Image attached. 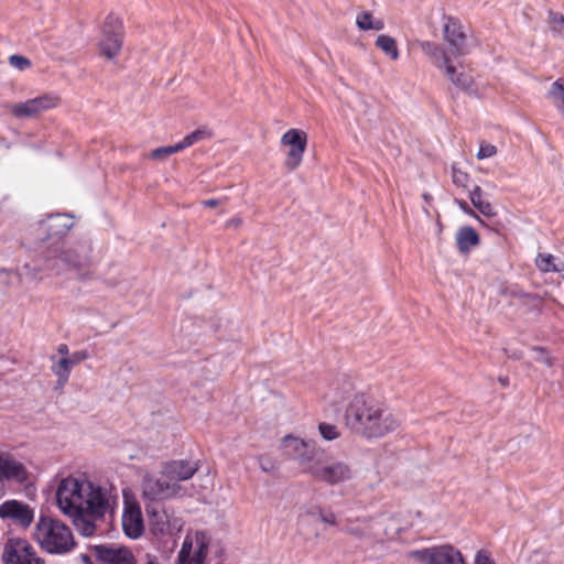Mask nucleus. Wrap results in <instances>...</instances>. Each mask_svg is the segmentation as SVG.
I'll return each instance as SVG.
<instances>
[{
    "label": "nucleus",
    "mask_w": 564,
    "mask_h": 564,
    "mask_svg": "<svg viewBox=\"0 0 564 564\" xmlns=\"http://www.w3.org/2000/svg\"><path fill=\"white\" fill-rule=\"evenodd\" d=\"M57 352L62 356V357H67L69 356V349H68V346L66 344H61L58 345L57 347Z\"/></svg>",
    "instance_id": "47"
},
{
    "label": "nucleus",
    "mask_w": 564,
    "mask_h": 564,
    "mask_svg": "<svg viewBox=\"0 0 564 564\" xmlns=\"http://www.w3.org/2000/svg\"><path fill=\"white\" fill-rule=\"evenodd\" d=\"M58 98L52 94H45L23 102H15L11 106V113L21 119L32 118L45 110L56 107Z\"/></svg>",
    "instance_id": "15"
},
{
    "label": "nucleus",
    "mask_w": 564,
    "mask_h": 564,
    "mask_svg": "<svg viewBox=\"0 0 564 564\" xmlns=\"http://www.w3.org/2000/svg\"><path fill=\"white\" fill-rule=\"evenodd\" d=\"M315 480L336 486L350 480L354 476L351 467L343 460L328 457L322 449L307 473Z\"/></svg>",
    "instance_id": "6"
},
{
    "label": "nucleus",
    "mask_w": 564,
    "mask_h": 564,
    "mask_svg": "<svg viewBox=\"0 0 564 564\" xmlns=\"http://www.w3.org/2000/svg\"><path fill=\"white\" fill-rule=\"evenodd\" d=\"M110 498L107 488L95 485L84 475L62 479L56 491L57 506L64 514L88 511L95 516H105Z\"/></svg>",
    "instance_id": "2"
},
{
    "label": "nucleus",
    "mask_w": 564,
    "mask_h": 564,
    "mask_svg": "<svg viewBox=\"0 0 564 564\" xmlns=\"http://www.w3.org/2000/svg\"><path fill=\"white\" fill-rule=\"evenodd\" d=\"M34 539L48 554L62 555L75 547L70 528L59 519L41 516L35 524Z\"/></svg>",
    "instance_id": "5"
},
{
    "label": "nucleus",
    "mask_w": 564,
    "mask_h": 564,
    "mask_svg": "<svg viewBox=\"0 0 564 564\" xmlns=\"http://www.w3.org/2000/svg\"><path fill=\"white\" fill-rule=\"evenodd\" d=\"M304 151L305 148H290L285 159V165L289 170H294L301 164Z\"/></svg>",
    "instance_id": "34"
},
{
    "label": "nucleus",
    "mask_w": 564,
    "mask_h": 564,
    "mask_svg": "<svg viewBox=\"0 0 564 564\" xmlns=\"http://www.w3.org/2000/svg\"><path fill=\"white\" fill-rule=\"evenodd\" d=\"M455 204L458 206V208L467 216L475 218L480 224H484L478 214L467 204V202L463 199L455 198Z\"/></svg>",
    "instance_id": "41"
},
{
    "label": "nucleus",
    "mask_w": 564,
    "mask_h": 564,
    "mask_svg": "<svg viewBox=\"0 0 564 564\" xmlns=\"http://www.w3.org/2000/svg\"><path fill=\"white\" fill-rule=\"evenodd\" d=\"M452 178H453V183L455 185L465 186L466 182L468 180V175L465 172L457 169L456 166H453L452 167Z\"/></svg>",
    "instance_id": "42"
},
{
    "label": "nucleus",
    "mask_w": 564,
    "mask_h": 564,
    "mask_svg": "<svg viewBox=\"0 0 564 564\" xmlns=\"http://www.w3.org/2000/svg\"><path fill=\"white\" fill-rule=\"evenodd\" d=\"M183 151L182 148H181V144L180 142L173 144V145H166V147H160L155 150H153L151 153H150V158L152 160H163L170 155H173L177 152H181Z\"/></svg>",
    "instance_id": "35"
},
{
    "label": "nucleus",
    "mask_w": 564,
    "mask_h": 564,
    "mask_svg": "<svg viewBox=\"0 0 564 564\" xmlns=\"http://www.w3.org/2000/svg\"><path fill=\"white\" fill-rule=\"evenodd\" d=\"M423 198L427 202V200L431 198V195H429V194H423Z\"/></svg>",
    "instance_id": "52"
},
{
    "label": "nucleus",
    "mask_w": 564,
    "mask_h": 564,
    "mask_svg": "<svg viewBox=\"0 0 564 564\" xmlns=\"http://www.w3.org/2000/svg\"><path fill=\"white\" fill-rule=\"evenodd\" d=\"M142 494L149 501H162L189 495L182 485L172 482L163 471L160 475L148 474L144 476Z\"/></svg>",
    "instance_id": "7"
},
{
    "label": "nucleus",
    "mask_w": 564,
    "mask_h": 564,
    "mask_svg": "<svg viewBox=\"0 0 564 564\" xmlns=\"http://www.w3.org/2000/svg\"><path fill=\"white\" fill-rule=\"evenodd\" d=\"M469 199L473 206L486 218H492L497 212L492 204L486 198L482 188L478 185L474 186L469 192Z\"/></svg>",
    "instance_id": "23"
},
{
    "label": "nucleus",
    "mask_w": 564,
    "mask_h": 564,
    "mask_svg": "<svg viewBox=\"0 0 564 564\" xmlns=\"http://www.w3.org/2000/svg\"><path fill=\"white\" fill-rule=\"evenodd\" d=\"M376 46L392 59H398L399 51L397 47V42L393 37L386 34H380L377 36Z\"/></svg>",
    "instance_id": "30"
},
{
    "label": "nucleus",
    "mask_w": 564,
    "mask_h": 564,
    "mask_svg": "<svg viewBox=\"0 0 564 564\" xmlns=\"http://www.w3.org/2000/svg\"><path fill=\"white\" fill-rule=\"evenodd\" d=\"M554 260L555 258L550 253H539L535 264L542 272H560L562 269L554 263Z\"/></svg>",
    "instance_id": "32"
},
{
    "label": "nucleus",
    "mask_w": 564,
    "mask_h": 564,
    "mask_svg": "<svg viewBox=\"0 0 564 564\" xmlns=\"http://www.w3.org/2000/svg\"><path fill=\"white\" fill-rule=\"evenodd\" d=\"M73 518V522L77 531L84 536H91L96 533V521L104 518V516H95L88 511H78L68 514Z\"/></svg>",
    "instance_id": "22"
},
{
    "label": "nucleus",
    "mask_w": 564,
    "mask_h": 564,
    "mask_svg": "<svg viewBox=\"0 0 564 564\" xmlns=\"http://www.w3.org/2000/svg\"><path fill=\"white\" fill-rule=\"evenodd\" d=\"M420 47L440 69H444L451 63L448 54L436 43L423 41L420 42Z\"/></svg>",
    "instance_id": "24"
},
{
    "label": "nucleus",
    "mask_w": 564,
    "mask_h": 564,
    "mask_svg": "<svg viewBox=\"0 0 564 564\" xmlns=\"http://www.w3.org/2000/svg\"><path fill=\"white\" fill-rule=\"evenodd\" d=\"M345 425L351 433L367 438H381L394 432L401 416L386 403L366 393H356L346 406Z\"/></svg>",
    "instance_id": "1"
},
{
    "label": "nucleus",
    "mask_w": 564,
    "mask_h": 564,
    "mask_svg": "<svg viewBox=\"0 0 564 564\" xmlns=\"http://www.w3.org/2000/svg\"><path fill=\"white\" fill-rule=\"evenodd\" d=\"M241 224V220L239 218H232L228 221L229 227H238Z\"/></svg>",
    "instance_id": "50"
},
{
    "label": "nucleus",
    "mask_w": 564,
    "mask_h": 564,
    "mask_svg": "<svg viewBox=\"0 0 564 564\" xmlns=\"http://www.w3.org/2000/svg\"><path fill=\"white\" fill-rule=\"evenodd\" d=\"M444 39L454 55L462 56L469 52L467 36L460 22L454 18H447L443 28Z\"/></svg>",
    "instance_id": "18"
},
{
    "label": "nucleus",
    "mask_w": 564,
    "mask_h": 564,
    "mask_svg": "<svg viewBox=\"0 0 564 564\" xmlns=\"http://www.w3.org/2000/svg\"><path fill=\"white\" fill-rule=\"evenodd\" d=\"M356 24L362 31H381L384 28V22L381 19H375L368 11L360 12L357 15Z\"/></svg>",
    "instance_id": "28"
},
{
    "label": "nucleus",
    "mask_w": 564,
    "mask_h": 564,
    "mask_svg": "<svg viewBox=\"0 0 564 564\" xmlns=\"http://www.w3.org/2000/svg\"><path fill=\"white\" fill-rule=\"evenodd\" d=\"M341 531L359 540H382L383 536L387 535L383 528V517L377 518L375 520L357 519L356 522H352L349 518H347V524L341 529Z\"/></svg>",
    "instance_id": "14"
},
{
    "label": "nucleus",
    "mask_w": 564,
    "mask_h": 564,
    "mask_svg": "<svg viewBox=\"0 0 564 564\" xmlns=\"http://www.w3.org/2000/svg\"><path fill=\"white\" fill-rule=\"evenodd\" d=\"M89 357V354L87 350H78L74 351L67 357H62L61 359H56L54 356L51 357L52 366L51 370L57 378V387L63 388L69 380L72 369L80 364L82 361L86 360Z\"/></svg>",
    "instance_id": "17"
},
{
    "label": "nucleus",
    "mask_w": 564,
    "mask_h": 564,
    "mask_svg": "<svg viewBox=\"0 0 564 564\" xmlns=\"http://www.w3.org/2000/svg\"><path fill=\"white\" fill-rule=\"evenodd\" d=\"M143 564H161L155 555L147 554L145 562Z\"/></svg>",
    "instance_id": "48"
},
{
    "label": "nucleus",
    "mask_w": 564,
    "mask_h": 564,
    "mask_svg": "<svg viewBox=\"0 0 564 564\" xmlns=\"http://www.w3.org/2000/svg\"><path fill=\"white\" fill-rule=\"evenodd\" d=\"M197 469L198 466L196 463L180 459L166 463L162 471L172 482L180 484L181 481L192 478Z\"/></svg>",
    "instance_id": "19"
},
{
    "label": "nucleus",
    "mask_w": 564,
    "mask_h": 564,
    "mask_svg": "<svg viewBox=\"0 0 564 564\" xmlns=\"http://www.w3.org/2000/svg\"><path fill=\"white\" fill-rule=\"evenodd\" d=\"M281 447L283 453L291 459L295 460L304 473H308L310 466L321 453L314 442L304 441L293 435H286L282 438Z\"/></svg>",
    "instance_id": "8"
},
{
    "label": "nucleus",
    "mask_w": 564,
    "mask_h": 564,
    "mask_svg": "<svg viewBox=\"0 0 564 564\" xmlns=\"http://www.w3.org/2000/svg\"><path fill=\"white\" fill-rule=\"evenodd\" d=\"M150 518L151 531L155 535H164L170 532L171 524L169 516L165 511L156 510L155 508H147Z\"/></svg>",
    "instance_id": "25"
},
{
    "label": "nucleus",
    "mask_w": 564,
    "mask_h": 564,
    "mask_svg": "<svg viewBox=\"0 0 564 564\" xmlns=\"http://www.w3.org/2000/svg\"><path fill=\"white\" fill-rule=\"evenodd\" d=\"M323 508L317 505H306L302 507V512L300 513V518L303 516L318 517L323 512Z\"/></svg>",
    "instance_id": "43"
},
{
    "label": "nucleus",
    "mask_w": 564,
    "mask_h": 564,
    "mask_svg": "<svg viewBox=\"0 0 564 564\" xmlns=\"http://www.w3.org/2000/svg\"><path fill=\"white\" fill-rule=\"evenodd\" d=\"M281 143L290 148H306V133L297 129H290L282 135Z\"/></svg>",
    "instance_id": "29"
},
{
    "label": "nucleus",
    "mask_w": 564,
    "mask_h": 564,
    "mask_svg": "<svg viewBox=\"0 0 564 564\" xmlns=\"http://www.w3.org/2000/svg\"><path fill=\"white\" fill-rule=\"evenodd\" d=\"M88 246L83 245L80 252L76 253V258L73 259L70 256L76 250L68 248L65 250L50 249L44 256L47 264L43 267L34 257L25 262L21 270L12 271L7 269H0V284L4 286H11L15 283H21L23 280L26 281H41L45 276L55 274L59 275L65 270L78 271L88 261Z\"/></svg>",
    "instance_id": "3"
},
{
    "label": "nucleus",
    "mask_w": 564,
    "mask_h": 564,
    "mask_svg": "<svg viewBox=\"0 0 564 564\" xmlns=\"http://www.w3.org/2000/svg\"><path fill=\"white\" fill-rule=\"evenodd\" d=\"M549 95L555 107L564 115V86L560 80H556L551 85Z\"/></svg>",
    "instance_id": "33"
},
{
    "label": "nucleus",
    "mask_w": 564,
    "mask_h": 564,
    "mask_svg": "<svg viewBox=\"0 0 564 564\" xmlns=\"http://www.w3.org/2000/svg\"><path fill=\"white\" fill-rule=\"evenodd\" d=\"M0 518L26 529L34 520V510L23 501L10 499L0 505Z\"/></svg>",
    "instance_id": "13"
},
{
    "label": "nucleus",
    "mask_w": 564,
    "mask_h": 564,
    "mask_svg": "<svg viewBox=\"0 0 564 564\" xmlns=\"http://www.w3.org/2000/svg\"><path fill=\"white\" fill-rule=\"evenodd\" d=\"M203 204H204V206H207V207H215V206H217L218 200L207 199V200H204Z\"/></svg>",
    "instance_id": "49"
},
{
    "label": "nucleus",
    "mask_w": 564,
    "mask_h": 564,
    "mask_svg": "<svg viewBox=\"0 0 564 564\" xmlns=\"http://www.w3.org/2000/svg\"><path fill=\"white\" fill-rule=\"evenodd\" d=\"M73 227V219L70 215L67 214H52L48 215L45 219L41 220L39 223V229L44 234L45 236L41 238L40 243L37 245L35 249V256L34 258L43 265L45 267L47 264V261H45V253L48 252L50 249H58L65 250L68 248H73L76 251L73 252L70 258L75 259L76 253L80 252V249L83 245L88 246V261L83 267V269L75 271V270H65L59 275H67L68 278H75V279H83L87 276L90 272L91 267V245L88 239H82L78 241H62L61 238L67 234V231Z\"/></svg>",
    "instance_id": "4"
},
{
    "label": "nucleus",
    "mask_w": 564,
    "mask_h": 564,
    "mask_svg": "<svg viewBox=\"0 0 564 564\" xmlns=\"http://www.w3.org/2000/svg\"><path fill=\"white\" fill-rule=\"evenodd\" d=\"M532 350L534 352H536V355H538L536 356V360H539V361H541V362H543V364H545L547 366H551L550 358L547 357L546 351L543 348L534 347Z\"/></svg>",
    "instance_id": "45"
},
{
    "label": "nucleus",
    "mask_w": 564,
    "mask_h": 564,
    "mask_svg": "<svg viewBox=\"0 0 564 564\" xmlns=\"http://www.w3.org/2000/svg\"><path fill=\"white\" fill-rule=\"evenodd\" d=\"M122 529L130 539H138L144 531L143 518L139 507L127 506L122 513Z\"/></svg>",
    "instance_id": "20"
},
{
    "label": "nucleus",
    "mask_w": 564,
    "mask_h": 564,
    "mask_svg": "<svg viewBox=\"0 0 564 564\" xmlns=\"http://www.w3.org/2000/svg\"><path fill=\"white\" fill-rule=\"evenodd\" d=\"M122 23L118 17L109 14L102 26V37L99 42L100 51L108 59H113L122 46Z\"/></svg>",
    "instance_id": "12"
},
{
    "label": "nucleus",
    "mask_w": 564,
    "mask_h": 564,
    "mask_svg": "<svg viewBox=\"0 0 564 564\" xmlns=\"http://www.w3.org/2000/svg\"><path fill=\"white\" fill-rule=\"evenodd\" d=\"M448 79L458 88L471 93L473 79L464 73H457L451 63L443 69Z\"/></svg>",
    "instance_id": "27"
},
{
    "label": "nucleus",
    "mask_w": 564,
    "mask_h": 564,
    "mask_svg": "<svg viewBox=\"0 0 564 564\" xmlns=\"http://www.w3.org/2000/svg\"><path fill=\"white\" fill-rule=\"evenodd\" d=\"M25 479L26 471L20 462L0 456V482L6 480L23 482Z\"/></svg>",
    "instance_id": "21"
},
{
    "label": "nucleus",
    "mask_w": 564,
    "mask_h": 564,
    "mask_svg": "<svg viewBox=\"0 0 564 564\" xmlns=\"http://www.w3.org/2000/svg\"><path fill=\"white\" fill-rule=\"evenodd\" d=\"M549 24L553 32L562 33L564 31V15L549 11Z\"/></svg>",
    "instance_id": "37"
},
{
    "label": "nucleus",
    "mask_w": 564,
    "mask_h": 564,
    "mask_svg": "<svg viewBox=\"0 0 564 564\" xmlns=\"http://www.w3.org/2000/svg\"><path fill=\"white\" fill-rule=\"evenodd\" d=\"M318 519L325 524H337V517L332 510H323Z\"/></svg>",
    "instance_id": "44"
},
{
    "label": "nucleus",
    "mask_w": 564,
    "mask_h": 564,
    "mask_svg": "<svg viewBox=\"0 0 564 564\" xmlns=\"http://www.w3.org/2000/svg\"><path fill=\"white\" fill-rule=\"evenodd\" d=\"M9 63L11 66L19 70H24L31 66V62L26 57L21 55H11L9 57Z\"/></svg>",
    "instance_id": "39"
},
{
    "label": "nucleus",
    "mask_w": 564,
    "mask_h": 564,
    "mask_svg": "<svg viewBox=\"0 0 564 564\" xmlns=\"http://www.w3.org/2000/svg\"><path fill=\"white\" fill-rule=\"evenodd\" d=\"M409 556L422 564H465L462 553L451 545L411 551Z\"/></svg>",
    "instance_id": "11"
},
{
    "label": "nucleus",
    "mask_w": 564,
    "mask_h": 564,
    "mask_svg": "<svg viewBox=\"0 0 564 564\" xmlns=\"http://www.w3.org/2000/svg\"><path fill=\"white\" fill-rule=\"evenodd\" d=\"M474 564H495V562L484 552H478Z\"/></svg>",
    "instance_id": "46"
},
{
    "label": "nucleus",
    "mask_w": 564,
    "mask_h": 564,
    "mask_svg": "<svg viewBox=\"0 0 564 564\" xmlns=\"http://www.w3.org/2000/svg\"><path fill=\"white\" fill-rule=\"evenodd\" d=\"M456 243L460 252H468L473 247L479 243V236L473 227L465 226L458 229Z\"/></svg>",
    "instance_id": "26"
},
{
    "label": "nucleus",
    "mask_w": 564,
    "mask_h": 564,
    "mask_svg": "<svg viewBox=\"0 0 564 564\" xmlns=\"http://www.w3.org/2000/svg\"><path fill=\"white\" fill-rule=\"evenodd\" d=\"M93 551L101 564H137L132 551L127 546L100 544L94 546Z\"/></svg>",
    "instance_id": "16"
},
{
    "label": "nucleus",
    "mask_w": 564,
    "mask_h": 564,
    "mask_svg": "<svg viewBox=\"0 0 564 564\" xmlns=\"http://www.w3.org/2000/svg\"><path fill=\"white\" fill-rule=\"evenodd\" d=\"M258 463L264 473H273L278 468L276 460L269 455H260Z\"/></svg>",
    "instance_id": "38"
},
{
    "label": "nucleus",
    "mask_w": 564,
    "mask_h": 564,
    "mask_svg": "<svg viewBox=\"0 0 564 564\" xmlns=\"http://www.w3.org/2000/svg\"><path fill=\"white\" fill-rule=\"evenodd\" d=\"M212 137V132L209 129L203 127L198 128L195 131L188 133L186 137H184L183 140L180 141L182 150H185L186 148L192 147L193 144L209 139Z\"/></svg>",
    "instance_id": "31"
},
{
    "label": "nucleus",
    "mask_w": 564,
    "mask_h": 564,
    "mask_svg": "<svg viewBox=\"0 0 564 564\" xmlns=\"http://www.w3.org/2000/svg\"><path fill=\"white\" fill-rule=\"evenodd\" d=\"M497 153V148L489 143H481L477 153L478 160L489 159Z\"/></svg>",
    "instance_id": "40"
},
{
    "label": "nucleus",
    "mask_w": 564,
    "mask_h": 564,
    "mask_svg": "<svg viewBox=\"0 0 564 564\" xmlns=\"http://www.w3.org/2000/svg\"><path fill=\"white\" fill-rule=\"evenodd\" d=\"M500 382L502 386H507L508 384V378H500Z\"/></svg>",
    "instance_id": "51"
},
{
    "label": "nucleus",
    "mask_w": 564,
    "mask_h": 564,
    "mask_svg": "<svg viewBox=\"0 0 564 564\" xmlns=\"http://www.w3.org/2000/svg\"><path fill=\"white\" fill-rule=\"evenodd\" d=\"M318 432L325 441H334L340 435L336 425L326 422L318 424Z\"/></svg>",
    "instance_id": "36"
},
{
    "label": "nucleus",
    "mask_w": 564,
    "mask_h": 564,
    "mask_svg": "<svg viewBox=\"0 0 564 564\" xmlns=\"http://www.w3.org/2000/svg\"><path fill=\"white\" fill-rule=\"evenodd\" d=\"M3 564H44L29 541L21 538L8 539L2 552Z\"/></svg>",
    "instance_id": "10"
},
{
    "label": "nucleus",
    "mask_w": 564,
    "mask_h": 564,
    "mask_svg": "<svg viewBox=\"0 0 564 564\" xmlns=\"http://www.w3.org/2000/svg\"><path fill=\"white\" fill-rule=\"evenodd\" d=\"M209 542L204 531L187 533L178 552L177 564H205Z\"/></svg>",
    "instance_id": "9"
}]
</instances>
